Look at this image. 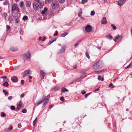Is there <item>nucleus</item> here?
<instances>
[{
    "mask_svg": "<svg viewBox=\"0 0 132 132\" xmlns=\"http://www.w3.org/2000/svg\"><path fill=\"white\" fill-rule=\"evenodd\" d=\"M12 11L13 13L15 14H17L19 11V8L16 4H14L12 6Z\"/></svg>",
    "mask_w": 132,
    "mask_h": 132,
    "instance_id": "f257e3e1",
    "label": "nucleus"
},
{
    "mask_svg": "<svg viewBox=\"0 0 132 132\" xmlns=\"http://www.w3.org/2000/svg\"><path fill=\"white\" fill-rule=\"evenodd\" d=\"M102 67L101 63L100 61H98L95 63L93 66V68L95 70L100 69Z\"/></svg>",
    "mask_w": 132,
    "mask_h": 132,
    "instance_id": "f03ea898",
    "label": "nucleus"
},
{
    "mask_svg": "<svg viewBox=\"0 0 132 132\" xmlns=\"http://www.w3.org/2000/svg\"><path fill=\"white\" fill-rule=\"evenodd\" d=\"M59 2L56 1H53L52 4V6L53 9L57 8L59 7Z\"/></svg>",
    "mask_w": 132,
    "mask_h": 132,
    "instance_id": "7ed1b4c3",
    "label": "nucleus"
},
{
    "mask_svg": "<svg viewBox=\"0 0 132 132\" xmlns=\"http://www.w3.org/2000/svg\"><path fill=\"white\" fill-rule=\"evenodd\" d=\"M123 37L121 35H118L116 36L113 39V40L114 41H120L121 40V39Z\"/></svg>",
    "mask_w": 132,
    "mask_h": 132,
    "instance_id": "20e7f679",
    "label": "nucleus"
},
{
    "mask_svg": "<svg viewBox=\"0 0 132 132\" xmlns=\"http://www.w3.org/2000/svg\"><path fill=\"white\" fill-rule=\"evenodd\" d=\"M23 107V103L21 101H20L17 103V109L19 110Z\"/></svg>",
    "mask_w": 132,
    "mask_h": 132,
    "instance_id": "39448f33",
    "label": "nucleus"
},
{
    "mask_svg": "<svg viewBox=\"0 0 132 132\" xmlns=\"http://www.w3.org/2000/svg\"><path fill=\"white\" fill-rule=\"evenodd\" d=\"M31 74L30 70H27L24 72L22 77H25Z\"/></svg>",
    "mask_w": 132,
    "mask_h": 132,
    "instance_id": "423d86ee",
    "label": "nucleus"
},
{
    "mask_svg": "<svg viewBox=\"0 0 132 132\" xmlns=\"http://www.w3.org/2000/svg\"><path fill=\"white\" fill-rule=\"evenodd\" d=\"M36 2L37 3V5L40 8L43 7L44 5V2L40 1L38 0H36Z\"/></svg>",
    "mask_w": 132,
    "mask_h": 132,
    "instance_id": "0eeeda50",
    "label": "nucleus"
},
{
    "mask_svg": "<svg viewBox=\"0 0 132 132\" xmlns=\"http://www.w3.org/2000/svg\"><path fill=\"white\" fill-rule=\"evenodd\" d=\"M85 29L86 32H89L92 30V27L90 25H87L85 27Z\"/></svg>",
    "mask_w": 132,
    "mask_h": 132,
    "instance_id": "6e6552de",
    "label": "nucleus"
},
{
    "mask_svg": "<svg viewBox=\"0 0 132 132\" xmlns=\"http://www.w3.org/2000/svg\"><path fill=\"white\" fill-rule=\"evenodd\" d=\"M126 0H119V1L118 5L120 6L123 5L126 1Z\"/></svg>",
    "mask_w": 132,
    "mask_h": 132,
    "instance_id": "1a4fd4ad",
    "label": "nucleus"
},
{
    "mask_svg": "<svg viewBox=\"0 0 132 132\" xmlns=\"http://www.w3.org/2000/svg\"><path fill=\"white\" fill-rule=\"evenodd\" d=\"M81 75L80 77V78H82L83 79L85 78L87 76L86 75V71H82L81 72Z\"/></svg>",
    "mask_w": 132,
    "mask_h": 132,
    "instance_id": "9d476101",
    "label": "nucleus"
},
{
    "mask_svg": "<svg viewBox=\"0 0 132 132\" xmlns=\"http://www.w3.org/2000/svg\"><path fill=\"white\" fill-rule=\"evenodd\" d=\"M65 48L66 47L65 46L63 47L62 48L58 51L57 52L58 54H61L63 53L64 52Z\"/></svg>",
    "mask_w": 132,
    "mask_h": 132,
    "instance_id": "9b49d317",
    "label": "nucleus"
},
{
    "mask_svg": "<svg viewBox=\"0 0 132 132\" xmlns=\"http://www.w3.org/2000/svg\"><path fill=\"white\" fill-rule=\"evenodd\" d=\"M18 78L15 76L12 77L11 78L12 81L13 82H16L18 80Z\"/></svg>",
    "mask_w": 132,
    "mask_h": 132,
    "instance_id": "f8f14e48",
    "label": "nucleus"
},
{
    "mask_svg": "<svg viewBox=\"0 0 132 132\" xmlns=\"http://www.w3.org/2000/svg\"><path fill=\"white\" fill-rule=\"evenodd\" d=\"M23 57L24 59H30V55L29 52L24 55Z\"/></svg>",
    "mask_w": 132,
    "mask_h": 132,
    "instance_id": "ddd939ff",
    "label": "nucleus"
},
{
    "mask_svg": "<svg viewBox=\"0 0 132 132\" xmlns=\"http://www.w3.org/2000/svg\"><path fill=\"white\" fill-rule=\"evenodd\" d=\"M46 97H43V99L42 101H41L38 102L36 103H35V105L36 106H37L38 105H39V104H41L42 102H46Z\"/></svg>",
    "mask_w": 132,
    "mask_h": 132,
    "instance_id": "4468645a",
    "label": "nucleus"
},
{
    "mask_svg": "<svg viewBox=\"0 0 132 132\" xmlns=\"http://www.w3.org/2000/svg\"><path fill=\"white\" fill-rule=\"evenodd\" d=\"M38 5L36 2H34L33 3V7L34 10L36 11H37L38 10Z\"/></svg>",
    "mask_w": 132,
    "mask_h": 132,
    "instance_id": "2eb2a0df",
    "label": "nucleus"
},
{
    "mask_svg": "<svg viewBox=\"0 0 132 132\" xmlns=\"http://www.w3.org/2000/svg\"><path fill=\"white\" fill-rule=\"evenodd\" d=\"M40 75L41 76V78L42 79H43L44 78V76L45 75L46 73L44 72V71L43 70H42L40 71Z\"/></svg>",
    "mask_w": 132,
    "mask_h": 132,
    "instance_id": "dca6fc26",
    "label": "nucleus"
},
{
    "mask_svg": "<svg viewBox=\"0 0 132 132\" xmlns=\"http://www.w3.org/2000/svg\"><path fill=\"white\" fill-rule=\"evenodd\" d=\"M1 15L3 19H5L6 18V17L7 15V14L6 13L2 12L1 14Z\"/></svg>",
    "mask_w": 132,
    "mask_h": 132,
    "instance_id": "f3484780",
    "label": "nucleus"
},
{
    "mask_svg": "<svg viewBox=\"0 0 132 132\" xmlns=\"http://www.w3.org/2000/svg\"><path fill=\"white\" fill-rule=\"evenodd\" d=\"M101 23L102 24H105L107 23L106 18L105 17H103V18Z\"/></svg>",
    "mask_w": 132,
    "mask_h": 132,
    "instance_id": "a211bd4d",
    "label": "nucleus"
},
{
    "mask_svg": "<svg viewBox=\"0 0 132 132\" xmlns=\"http://www.w3.org/2000/svg\"><path fill=\"white\" fill-rule=\"evenodd\" d=\"M0 78H1L4 79L3 81L5 82L9 81V80L7 78V77L6 76H5L3 77H1Z\"/></svg>",
    "mask_w": 132,
    "mask_h": 132,
    "instance_id": "6ab92c4d",
    "label": "nucleus"
},
{
    "mask_svg": "<svg viewBox=\"0 0 132 132\" xmlns=\"http://www.w3.org/2000/svg\"><path fill=\"white\" fill-rule=\"evenodd\" d=\"M31 3L29 1H27L26 2V5L27 7H30L31 6Z\"/></svg>",
    "mask_w": 132,
    "mask_h": 132,
    "instance_id": "aec40b11",
    "label": "nucleus"
},
{
    "mask_svg": "<svg viewBox=\"0 0 132 132\" xmlns=\"http://www.w3.org/2000/svg\"><path fill=\"white\" fill-rule=\"evenodd\" d=\"M18 48L16 47H12L10 48V50L12 51L15 52L17 51Z\"/></svg>",
    "mask_w": 132,
    "mask_h": 132,
    "instance_id": "412c9836",
    "label": "nucleus"
},
{
    "mask_svg": "<svg viewBox=\"0 0 132 132\" xmlns=\"http://www.w3.org/2000/svg\"><path fill=\"white\" fill-rule=\"evenodd\" d=\"M14 21L16 23H18V22H19L20 21L19 18L18 16L15 17Z\"/></svg>",
    "mask_w": 132,
    "mask_h": 132,
    "instance_id": "4be33fe9",
    "label": "nucleus"
},
{
    "mask_svg": "<svg viewBox=\"0 0 132 132\" xmlns=\"http://www.w3.org/2000/svg\"><path fill=\"white\" fill-rule=\"evenodd\" d=\"M47 10V9L46 7H45L44 10H43L42 12V14H44L46 12Z\"/></svg>",
    "mask_w": 132,
    "mask_h": 132,
    "instance_id": "5701e85b",
    "label": "nucleus"
},
{
    "mask_svg": "<svg viewBox=\"0 0 132 132\" xmlns=\"http://www.w3.org/2000/svg\"><path fill=\"white\" fill-rule=\"evenodd\" d=\"M106 38L109 39H112V37L111 35L110 34L106 36Z\"/></svg>",
    "mask_w": 132,
    "mask_h": 132,
    "instance_id": "b1692460",
    "label": "nucleus"
},
{
    "mask_svg": "<svg viewBox=\"0 0 132 132\" xmlns=\"http://www.w3.org/2000/svg\"><path fill=\"white\" fill-rule=\"evenodd\" d=\"M8 82H5L3 84V85L5 87H7L9 85Z\"/></svg>",
    "mask_w": 132,
    "mask_h": 132,
    "instance_id": "393cba45",
    "label": "nucleus"
},
{
    "mask_svg": "<svg viewBox=\"0 0 132 132\" xmlns=\"http://www.w3.org/2000/svg\"><path fill=\"white\" fill-rule=\"evenodd\" d=\"M59 89V87L58 86H56L52 88V90H57Z\"/></svg>",
    "mask_w": 132,
    "mask_h": 132,
    "instance_id": "a878e982",
    "label": "nucleus"
},
{
    "mask_svg": "<svg viewBox=\"0 0 132 132\" xmlns=\"http://www.w3.org/2000/svg\"><path fill=\"white\" fill-rule=\"evenodd\" d=\"M98 80H101L102 81H103L104 80V79L103 77H102L101 76H99L98 77Z\"/></svg>",
    "mask_w": 132,
    "mask_h": 132,
    "instance_id": "bb28decb",
    "label": "nucleus"
},
{
    "mask_svg": "<svg viewBox=\"0 0 132 132\" xmlns=\"http://www.w3.org/2000/svg\"><path fill=\"white\" fill-rule=\"evenodd\" d=\"M37 121V118H36L35 119L34 121L33 122V125L34 126L36 125V123Z\"/></svg>",
    "mask_w": 132,
    "mask_h": 132,
    "instance_id": "cd10ccee",
    "label": "nucleus"
},
{
    "mask_svg": "<svg viewBox=\"0 0 132 132\" xmlns=\"http://www.w3.org/2000/svg\"><path fill=\"white\" fill-rule=\"evenodd\" d=\"M28 17L26 15L24 16L22 18V20L24 21H25L27 19Z\"/></svg>",
    "mask_w": 132,
    "mask_h": 132,
    "instance_id": "c85d7f7f",
    "label": "nucleus"
},
{
    "mask_svg": "<svg viewBox=\"0 0 132 132\" xmlns=\"http://www.w3.org/2000/svg\"><path fill=\"white\" fill-rule=\"evenodd\" d=\"M68 34V33L67 32H64L61 35V36L64 37Z\"/></svg>",
    "mask_w": 132,
    "mask_h": 132,
    "instance_id": "c756f323",
    "label": "nucleus"
},
{
    "mask_svg": "<svg viewBox=\"0 0 132 132\" xmlns=\"http://www.w3.org/2000/svg\"><path fill=\"white\" fill-rule=\"evenodd\" d=\"M62 90L63 92H68V90L65 88H62Z\"/></svg>",
    "mask_w": 132,
    "mask_h": 132,
    "instance_id": "7c9ffc66",
    "label": "nucleus"
},
{
    "mask_svg": "<svg viewBox=\"0 0 132 132\" xmlns=\"http://www.w3.org/2000/svg\"><path fill=\"white\" fill-rule=\"evenodd\" d=\"M86 56L88 58V59H90V56L88 54V52H87L86 53Z\"/></svg>",
    "mask_w": 132,
    "mask_h": 132,
    "instance_id": "2f4dec72",
    "label": "nucleus"
},
{
    "mask_svg": "<svg viewBox=\"0 0 132 132\" xmlns=\"http://www.w3.org/2000/svg\"><path fill=\"white\" fill-rule=\"evenodd\" d=\"M111 27H112L113 29V30H116L117 29V28L114 24H112L111 25Z\"/></svg>",
    "mask_w": 132,
    "mask_h": 132,
    "instance_id": "473e14b6",
    "label": "nucleus"
},
{
    "mask_svg": "<svg viewBox=\"0 0 132 132\" xmlns=\"http://www.w3.org/2000/svg\"><path fill=\"white\" fill-rule=\"evenodd\" d=\"M19 4L20 7H22V6L24 4V3L23 2L21 1L20 2Z\"/></svg>",
    "mask_w": 132,
    "mask_h": 132,
    "instance_id": "72a5a7b5",
    "label": "nucleus"
},
{
    "mask_svg": "<svg viewBox=\"0 0 132 132\" xmlns=\"http://www.w3.org/2000/svg\"><path fill=\"white\" fill-rule=\"evenodd\" d=\"M27 110L26 109H23L21 111V112L23 113H25L27 112Z\"/></svg>",
    "mask_w": 132,
    "mask_h": 132,
    "instance_id": "f704fd0d",
    "label": "nucleus"
},
{
    "mask_svg": "<svg viewBox=\"0 0 132 132\" xmlns=\"http://www.w3.org/2000/svg\"><path fill=\"white\" fill-rule=\"evenodd\" d=\"M109 87H111L112 88H114L115 86L113 85L112 83H111L110 84Z\"/></svg>",
    "mask_w": 132,
    "mask_h": 132,
    "instance_id": "c9c22d12",
    "label": "nucleus"
},
{
    "mask_svg": "<svg viewBox=\"0 0 132 132\" xmlns=\"http://www.w3.org/2000/svg\"><path fill=\"white\" fill-rule=\"evenodd\" d=\"M132 66V62H131L126 67V68H129L131 67Z\"/></svg>",
    "mask_w": 132,
    "mask_h": 132,
    "instance_id": "e433bc0d",
    "label": "nucleus"
},
{
    "mask_svg": "<svg viewBox=\"0 0 132 132\" xmlns=\"http://www.w3.org/2000/svg\"><path fill=\"white\" fill-rule=\"evenodd\" d=\"M87 1L88 0H82V3L84 4L87 2Z\"/></svg>",
    "mask_w": 132,
    "mask_h": 132,
    "instance_id": "4c0bfd02",
    "label": "nucleus"
},
{
    "mask_svg": "<svg viewBox=\"0 0 132 132\" xmlns=\"http://www.w3.org/2000/svg\"><path fill=\"white\" fill-rule=\"evenodd\" d=\"M1 116L2 117H5L6 116L5 114L3 112H2L1 113Z\"/></svg>",
    "mask_w": 132,
    "mask_h": 132,
    "instance_id": "58836bf2",
    "label": "nucleus"
},
{
    "mask_svg": "<svg viewBox=\"0 0 132 132\" xmlns=\"http://www.w3.org/2000/svg\"><path fill=\"white\" fill-rule=\"evenodd\" d=\"M10 108L11 110H14L15 109V107L13 105H12L11 106Z\"/></svg>",
    "mask_w": 132,
    "mask_h": 132,
    "instance_id": "ea45409f",
    "label": "nucleus"
},
{
    "mask_svg": "<svg viewBox=\"0 0 132 132\" xmlns=\"http://www.w3.org/2000/svg\"><path fill=\"white\" fill-rule=\"evenodd\" d=\"M95 14V12L94 11H91L90 14L92 16L94 15Z\"/></svg>",
    "mask_w": 132,
    "mask_h": 132,
    "instance_id": "a19ab883",
    "label": "nucleus"
},
{
    "mask_svg": "<svg viewBox=\"0 0 132 132\" xmlns=\"http://www.w3.org/2000/svg\"><path fill=\"white\" fill-rule=\"evenodd\" d=\"M6 30L8 31L10 28V26L8 25L6 26Z\"/></svg>",
    "mask_w": 132,
    "mask_h": 132,
    "instance_id": "79ce46f5",
    "label": "nucleus"
},
{
    "mask_svg": "<svg viewBox=\"0 0 132 132\" xmlns=\"http://www.w3.org/2000/svg\"><path fill=\"white\" fill-rule=\"evenodd\" d=\"M3 92L4 93H5V95H7L8 94V93L7 92H6L5 90L4 89L3 90Z\"/></svg>",
    "mask_w": 132,
    "mask_h": 132,
    "instance_id": "37998d69",
    "label": "nucleus"
},
{
    "mask_svg": "<svg viewBox=\"0 0 132 132\" xmlns=\"http://www.w3.org/2000/svg\"><path fill=\"white\" fill-rule=\"evenodd\" d=\"M104 70H100L99 71H96V72L97 73H101L103 71H104Z\"/></svg>",
    "mask_w": 132,
    "mask_h": 132,
    "instance_id": "c03bdc74",
    "label": "nucleus"
},
{
    "mask_svg": "<svg viewBox=\"0 0 132 132\" xmlns=\"http://www.w3.org/2000/svg\"><path fill=\"white\" fill-rule=\"evenodd\" d=\"M91 93V92L89 93H88L87 94H85V97L87 98V96L90 94Z\"/></svg>",
    "mask_w": 132,
    "mask_h": 132,
    "instance_id": "a18cd8bd",
    "label": "nucleus"
},
{
    "mask_svg": "<svg viewBox=\"0 0 132 132\" xmlns=\"http://www.w3.org/2000/svg\"><path fill=\"white\" fill-rule=\"evenodd\" d=\"M12 125H10L8 128V129L9 130H11L12 129Z\"/></svg>",
    "mask_w": 132,
    "mask_h": 132,
    "instance_id": "49530a36",
    "label": "nucleus"
},
{
    "mask_svg": "<svg viewBox=\"0 0 132 132\" xmlns=\"http://www.w3.org/2000/svg\"><path fill=\"white\" fill-rule=\"evenodd\" d=\"M58 35V32L57 31H56L55 32V33L54 34V36H57Z\"/></svg>",
    "mask_w": 132,
    "mask_h": 132,
    "instance_id": "de8ad7c7",
    "label": "nucleus"
},
{
    "mask_svg": "<svg viewBox=\"0 0 132 132\" xmlns=\"http://www.w3.org/2000/svg\"><path fill=\"white\" fill-rule=\"evenodd\" d=\"M78 80H78L76 79V80H73V81L72 82H71L70 83V84H73L74 82H76V81H77V80Z\"/></svg>",
    "mask_w": 132,
    "mask_h": 132,
    "instance_id": "09e8293b",
    "label": "nucleus"
},
{
    "mask_svg": "<svg viewBox=\"0 0 132 132\" xmlns=\"http://www.w3.org/2000/svg\"><path fill=\"white\" fill-rule=\"evenodd\" d=\"M53 11L52 10H51L50 12H49V14L50 15H53Z\"/></svg>",
    "mask_w": 132,
    "mask_h": 132,
    "instance_id": "8fccbe9b",
    "label": "nucleus"
},
{
    "mask_svg": "<svg viewBox=\"0 0 132 132\" xmlns=\"http://www.w3.org/2000/svg\"><path fill=\"white\" fill-rule=\"evenodd\" d=\"M50 96L49 95H47L46 97V100L48 101L50 99Z\"/></svg>",
    "mask_w": 132,
    "mask_h": 132,
    "instance_id": "3c124183",
    "label": "nucleus"
},
{
    "mask_svg": "<svg viewBox=\"0 0 132 132\" xmlns=\"http://www.w3.org/2000/svg\"><path fill=\"white\" fill-rule=\"evenodd\" d=\"M60 100L63 101H64V97L63 96H62L60 98Z\"/></svg>",
    "mask_w": 132,
    "mask_h": 132,
    "instance_id": "603ef678",
    "label": "nucleus"
},
{
    "mask_svg": "<svg viewBox=\"0 0 132 132\" xmlns=\"http://www.w3.org/2000/svg\"><path fill=\"white\" fill-rule=\"evenodd\" d=\"M58 1L60 3H62L64 2L65 0H58Z\"/></svg>",
    "mask_w": 132,
    "mask_h": 132,
    "instance_id": "864d4df0",
    "label": "nucleus"
},
{
    "mask_svg": "<svg viewBox=\"0 0 132 132\" xmlns=\"http://www.w3.org/2000/svg\"><path fill=\"white\" fill-rule=\"evenodd\" d=\"M12 98V97L11 96H10L8 98V99L9 100H11Z\"/></svg>",
    "mask_w": 132,
    "mask_h": 132,
    "instance_id": "5fc2aeb1",
    "label": "nucleus"
},
{
    "mask_svg": "<svg viewBox=\"0 0 132 132\" xmlns=\"http://www.w3.org/2000/svg\"><path fill=\"white\" fill-rule=\"evenodd\" d=\"M24 82L23 80H22L21 81V84L22 85L24 84Z\"/></svg>",
    "mask_w": 132,
    "mask_h": 132,
    "instance_id": "6e6d98bb",
    "label": "nucleus"
},
{
    "mask_svg": "<svg viewBox=\"0 0 132 132\" xmlns=\"http://www.w3.org/2000/svg\"><path fill=\"white\" fill-rule=\"evenodd\" d=\"M46 38L45 37V36L44 37H43V38L42 39V41H44V40H45Z\"/></svg>",
    "mask_w": 132,
    "mask_h": 132,
    "instance_id": "4d7b16f0",
    "label": "nucleus"
},
{
    "mask_svg": "<svg viewBox=\"0 0 132 132\" xmlns=\"http://www.w3.org/2000/svg\"><path fill=\"white\" fill-rule=\"evenodd\" d=\"M86 92L84 90H83L81 91V93L82 94H84L86 93Z\"/></svg>",
    "mask_w": 132,
    "mask_h": 132,
    "instance_id": "13d9d810",
    "label": "nucleus"
},
{
    "mask_svg": "<svg viewBox=\"0 0 132 132\" xmlns=\"http://www.w3.org/2000/svg\"><path fill=\"white\" fill-rule=\"evenodd\" d=\"M56 38H53V39L51 41H56Z\"/></svg>",
    "mask_w": 132,
    "mask_h": 132,
    "instance_id": "bf43d9fd",
    "label": "nucleus"
},
{
    "mask_svg": "<svg viewBox=\"0 0 132 132\" xmlns=\"http://www.w3.org/2000/svg\"><path fill=\"white\" fill-rule=\"evenodd\" d=\"M42 37L41 36H39V38H38V40L39 41H40L41 40H42Z\"/></svg>",
    "mask_w": 132,
    "mask_h": 132,
    "instance_id": "052dcab7",
    "label": "nucleus"
},
{
    "mask_svg": "<svg viewBox=\"0 0 132 132\" xmlns=\"http://www.w3.org/2000/svg\"><path fill=\"white\" fill-rule=\"evenodd\" d=\"M18 127L19 128H21V124L20 123L18 124Z\"/></svg>",
    "mask_w": 132,
    "mask_h": 132,
    "instance_id": "680f3d73",
    "label": "nucleus"
},
{
    "mask_svg": "<svg viewBox=\"0 0 132 132\" xmlns=\"http://www.w3.org/2000/svg\"><path fill=\"white\" fill-rule=\"evenodd\" d=\"M47 101H46L43 104V105L45 106L47 104Z\"/></svg>",
    "mask_w": 132,
    "mask_h": 132,
    "instance_id": "e2e57ef3",
    "label": "nucleus"
},
{
    "mask_svg": "<svg viewBox=\"0 0 132 132\" xmlns=\"http://www.w3.org/2000/svg\"><path fill=\"white\" fill-rule=\"evenodd\" d=\"M100 87H99L98 88L96 89L95 90V92H96V91H98L99 90V88Z\"/></svg>",
    "mask_w": 132,
    "mask_h": 132,
    "instance_id": "0e129e2a",
    "label": "nucleus"
},
{
    "mask_svg": "<svg viewBox=\"0 0 132 132\" xmlns=\"http://www.w3.org/2000/svg\"><path fill=\"white\" fill-rule=\"evenodd\" d=\"M24 96V94H22L21 95V97L22 98Z\"/></svg>",
    "mask_w": 132,
    "mask_h": 132,
    "instance_id": "69168bd1",
    "label": "nucleus"
},
{
    "mask_svg": "<svg viewBox=\"0 0 132 132\" xmlns=\"http://www.w3.org/2000/svg\"><path fill=\"white\" fill-rule=\"evenodd\" d=\"M53 106V105H50L49 106V107L50 109H51V108H52Z\"/></svg>",
    "mask_w": 132,
    "mask_h": 132,
    "instance_id": "338daca9",
    "label": "nucleus"
},
{
    "mask_svg": "<svg viewBox=\"0 0 132 132\" xmlns=\"http://www.w3.org/2000/svg\"><path fill=\"white\" fill-rule=\"evenodd\" d=\"M78 16L81 19H82V16L81 15V14H78Z\"/></svg>",
    "mask_w": 132,
    "mask_h": 132,
    "instance_id": "774afa93",
    "label": "nucleus"
}]
</instances>
